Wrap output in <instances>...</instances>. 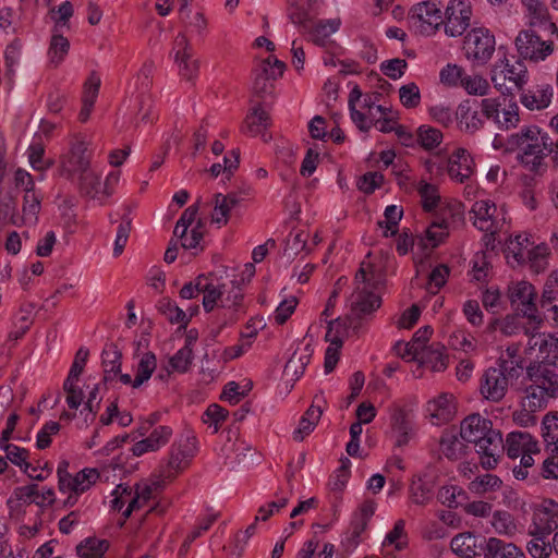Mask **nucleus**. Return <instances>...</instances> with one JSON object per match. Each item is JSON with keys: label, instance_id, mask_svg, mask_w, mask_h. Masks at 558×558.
Listing matches in <instances>:
<instances>
[{"label": "nucleus", "instance_id": "nucleus-1", "mask_svg": "<svg viewBox=\"0 0 558 558\" xmlns=\"http://www.w3.org/2000/svg\"><path fill=\"white\" fill-rule=\"evenodd\" d=\"M499 97L465 99L461 101L456 111V119L460 129L466 134H475L484 129L486 121H492L499 130L509 131L520 123V108L511 105L504 109V118H498Z\"/></svg>", "mask_w": 558, "mask_h": 558}, {"label": "nucleus", "instance_id": "nucleus-2", "mask_svg": "<svg viewBox=\"0 0 558 558\" xmlns=\"http://www.w3.org/2000/svg\"><path fill=\"white\" fill-rule=\"evenodd\" d=\"M462 440L472 442L484 469H494L505 452L501 433L493 428L490 420L478 413L466 416L460 426Z\"/></svg>", "mask_w": 558, "mask_h": 558}, {"label": "nucleus", "instance_id": "nucleus-3", "mask_svg": "<svg viewBox=\"0 0 558 558\" xmlns=\"http://www.w3.org/2000/svg\"><path fill=\"white\" fill-rule=\"evenodd\" d=\"M508 144L511 148L520 149L518 158L530 171H537L553 149V140L536 125L524 126L511 134Z\"/></svg>", "mask_w": 558, "mask_h": 558}, {"label": "nucleus", "instance_id": "nucleus-4", "mask_svg": "<svg viewBox=\"0 0 558 558\" xmlns=\"http://www.w3.org/2000/svg\"><path fill=\"white\" fill-rule=\"evenodd\" d=\"M531 384L526 387V405L544 409L549 399L558 397V374L547 364H531L526 368Z\"/></svg>", "mask_w": 558, "mask_h": 558}, {"label": "nucleus", "instance_id": "nucleus-5", "mask_svg": "<svg viewBox=\"0 0 558 558\" xmlns=\"http://www.w3.org/2000/svg\"><path fill=\"white\" fill-rule=\"evenodd\" d=\"M521 368V361L499 360L496 367H489L482 376L480 387L482 396L492 402L502 400L508 391L509 384L518 379Z\"/></svg>", "mask_w": 558, "mask_h": 558}, {"label": "nucleus", "instance_id": "nucleus-6", "mask_svg": "<svg viewBox=\"0 0 558 558\" xmlns=\"http://www.w3.org/2000/svg\"><path fill=\"white\" fill-rule=\"evenodd\" d=\"M490 80L501 94L511 90L508 84H512L517 89H522L529 81L527 69L521 60L510 63L504 56L492 66Z\"/></svg>", "mask_w": 558, "mask_h": 558}, {"label": "nucleus", "instance_id": "nucleus-7", "mask_svg": "<svg viewBox=\"0 0 558 558\" xmlns=\"http://www.w3.org/2000/svg\"><path fill=\"white\" fill-rule=\"evenodd\" d=\"M93 151L89 144L81 136H74L69 143V149L60 157V174L72 179L90 169Z\"/></svg>", "mask_w": 558, "mask_h": 558}, {"label": "nucleus", "instance_id": "nucleus-8", "mask_svg": "<svg viewBox=\"0 0 558 558\" xmlns=\"http://www.w3.org/2000/svg\"><path fill=\"white\" fill-rule=\"evenodd\" d=\"M464 52L473 65H485L496 49L495 36L485 27L471 29L464 38Z\"/></svg>", "mask_w": 558, "mask_h": 558}, {"label": "nucleus", "instance_id": "nucleus-9", "mask_svg": "<svg viewBox=\"0 0 558 558\" xmlns=\"http://www.w3.org/2000/svg\"><path fill=\"white\" fill-rule=\"evenodd\" d=\"M519 57L531 62L544 61L554 52V41L543 40L535 29L527 28L519 32L514 40Z\"/></svg>", "mask_w": 558, "mask_h": 558}, {"label": "nucleus", "instance_id": "nucleus-10", "mask_svg": "<svg viewBox=\"0 0 558 558\" xmlns=\"http://www.w3.org/2000/svg\"><path fill=\"white\" fill-rule=\"evenodd\" d=\"M535 298V288L530 282L519 281L509 287V299L512 306L530 320L533 330L542 323V318L537 315Z\"/></svg>", "mask_w": 558, "mask_h": 558}, {"label": "nucleus", "instance_id": "nucleus-11", "mask_svg": "<svg viewBox=\"0 0 558 558\" xmlns=\"http://www.w3.org/2000/svg\"><path fill=\"white\" fill-rule=\"evenodd\" d=\"M472 8L470 0H450L442 25L450 37L461 36L470 26Z\"/></svg>", "mask_w": 558, "mask_h": 558}, {"label": "nucleus", "instance_id": "nucleus-12", "mask_svg": "<svg viewBox=\"0 0 558 558\" xmlns=\"http://www.w3.org/2000/svg\"><path fill=\"white\" fill-rule=\"evenodd\" d=\"M470 219L478 230L485 232L484 239L487 243L494 240V235L499 229L497 219V206L490 199L476 201L470 210Z\"/></svg>", "mask_w": 558, "mask_h": 558}, {"label": "nucleus", "instance_id": "nucleus-13", "mask_svg": "<svg viewBox=\"0 0 558 558\" xmlns=\"http://www.w3.org/2000/svg\"><path fill=\"white\" fill-rule=\"evenodd\" d=\"M174 61L179 68V74L187 80L192 81L197 76L199 64L198 60L194 58V50L190 44L187 37L180 33L173 43Z\"/></svg>", "mask_w": 558, "mask_h": 558}, {"label": "nucleus", "instance_id": "nucleus-14", "mask_svg": "<svg viewBox=\"0 0 558 558\" xmlns=\"http://www.w3.org/2000/svg\"><path fill=\"white\" fill-rule=\"evenodd\" d=\"M526 352L536 353L542 362L538 364L554 365L558 362V337L553 333L533 332L529 337Z\"/></svg>", "mask_w": 558, "mask_h": 558}, {"label": "nucleus", "instance_id": "nucleus-15", "mask_svg": "<svg viewBox=\"0 0 558 558\" xmlns=\"http://www.w3.org/2000/svg\"><path fill=\"white\" fill-rule=\"evenodd\" d=\"M412 17L418 21L420 32L427 36L434 34L444 23L442 12L433 1L416 4Z\"/></svg>", "mask_w": 558, "mask_h": 558}, {"label": "nucleus", "instance_id": "nucleus-16", "mask_svg": "<svg viewBox=\"0 0 558 558\" xmlns=\"http://www.w3.org/2000/svg\"><path fill=\"white\" fill-rule=\"evenodd\" d=\"M375 502L365 500L354 512L347 532L345 542L351 548L356 547L361 542V535L366 530L368 521L375 512Z\"/></svg>", "mask_w": 558, "mask_h": 558}, {"label": "nucleus", "instance_id": "nucleus-17", "mask_svg": "<svg viewBox=\"0 0 558 558\" xmlns=\"http://www.w3.org/2000/svg\"><path fill=\"white\" fill-rule=\"evenodd\" d=\"M381 305V298L379 292L355 287L354 292L351 295V313L361 318L368 316L377 311Z\"/></svg>", "mask_w": 558, "mask_h": 558}, {"label": "nucleus", "instance_id": "nucleus-18", "mask_svg": "<svg viewBox=\"0 0 558 558\" xmlns=\"http://www.w3.org/2000/svg\"><path fill=\"white\" fill-rule=\"evenodd\" d=\"M248 195V191L242 190L238 192H230L228 194L217 193L214 196V211L211 221L217 225H227L231 210L238 207Z\"/></svg>", "mask_w": 558, "mask_h": 558}, {"label": "nucleus", "instance_id": "nucleus-19", "mask_svg": "<svg viewBox=\"0 0 558 558\" xmlns=\"http://www.w3.org/2000/svg\"><path fill=\"white\" fill-rule=\"evenodd\" d=\"M478 548L483 558H525L517 545L497 537L484 538Z\"/></svg>", "mask_w": 558, "mask_h": 558}, {"label": "nucleus", "instance_id": "nucleus-20", "mask_svg": "<svg viewBox=\"0 0 558 558\" xmlns=\"http://www.w3.org/2000/svg\"><path fill=\"white\" fill-rule=\"evenodd\" d=\"M537 534L549 535L558 527V504L551 499L544 500L533 517Z\"/></svg>", "mask_w": 558, "mask_h": 558}, {"label": "nucleus", "instance_id": "nucleus-21", "mask_svg": "<svg viewBox=\"0 0 558 558\" xmlns=\"http://www.w3.org/2000/svg\"><path fill=\"white\" fill-rule=\"evenodd\" d=\"M369 255L361 263L355 275V286L379 292L385 282V271L383 267L368 259Z\"/></svg>", "mask_w": 558, "mask_h": 558}, {"label": "nucleus", "instance_id": "nucleus-22", "mask_svg": "<svg viewBox=\"0 0 558 558\" xmlns=\"http://www.w3.org/2000/svg\"><path fill=\"white\" fill-rule=\"evenodd\" d=\"M521 90L520 102L531 111L544 110L551 104L554 88L549 84H539Z\"/></svg>", "mask_w": 558, "mask_h": 558}, {"label": "nucleus", "instance_id": "nucleus-23", "mask_svg": "<svg viewBox=\"0 0 558 558\" xmlns=\"http://www.w3.org/2000/svg\"><path fill=\"white\" fill-rule=\"evenodd\" d=\"M474 161L464 148L456 149L448 160L449 177L460 183L465 182L473 174Z\"/></svg>", "mask_w": 558, "mask_h": 558}, {"label": "nucleus", "instance_id": "nucleus-24", "mask_svg": "<svg viewBox=\"0 0 558 558\" xmlns=\"http://www.w3.org/2000/svg\"><path fill=\"white\" fill-rule=\"evenodd\" d=\"M505 451L511 459H517L525 452H538L537 442L525 432H512L504 442Z\"/></svg>", "mask_w": 558, "mask_h": 558}, {"label": "nucleus", "instance_id": "nucleus-25", "mask_svg": "<svg viewBox=\"0 0 558 558\" xmlns=\"http://www.w3.org/2000/svg\"><path fill=\"white\" fill-rule=\"evenodd\" d=\"M289 17L291 22L298 25L302 31L311 28V23L316 14L315 7L317 0H290Z\"/></svg>", "mask_w": 558, "mask_h": 558}, {"label": "nucleus", "instance_id": "nucleus-26", "mask_svg": "<svg viewBox=\"0 0 558 558\" xmlns=\"http://www.w3.org/2000/svg\"><path fill=\"white\" fill-rule=\"evenodd\" d=\"M390 421L392 435L396 438L395 445L397 447L408 445L413 434L412 423L408 413L399 407H393L391 410Z\"/></svg>", "mask_w": 558, "mask_h": 558}, {"label": "nucleus", "instance_id": "nucleus-27", "mask_svg": "<svg viewBox=\"0 0 558 558\" xmlns=\"http://www.w3.org/2000/svg\"><path fill=\"white\" fill-rule=\"evenodd\" d=\"M172 435L169 426L156 427L145 439L135 442L132 447L134 456L140 457L146 452L156 451L165 446Z\"/></svg>", "mask_w": 558, "mask_h": 558}, {"label": "nucleus", "instance_id": "nucleus-28", "mask_svg": "<svg viewBox=\"0 0 558 558\" xmlns=\"http://www.w3.org/2000/svg\"><path fill=\"white\" fill-rule=\"evenodd\" d=\"M269 125V114L260 106H256L246 116L242 126V131L252 136L262 135L264 137V141L267 142L268 140L265 137V131Z\"/></svg>", "mask_w": 558, "mask_h": 558}, {"label": "nucleus", "instance_id": "nucleus-29", "mask_svg": "<svg viewBox=\"0 0 558 558\" xmlns=\"http://www.w3.org/2000/svg\"><path fill=\"white\" fill-rule=\"evenodd\" d=\"M77 187L82 196L92 199H100L104 197L101 175L93 168L77 175Z\"/></svg>", "mask_w": 558, "mask_h": 558}, {"label": "nucleus", "instance_id": "nucleus-30", "mask_svg": "<svg viewBox=\"0 0 558 558\" xmlns=\"http://www.w3.org/2000/svg\"><path fill=\"white\" fill-rule=\"evenodd\" d=\"M465 449L466 446L453 429L442 432L439 439V450L447 459L451 461L461 459L465 453Z\"/></svg>", "mask_w": 558, "mask_h": 558}, {"label": "nucleus", "instance_id": "nucleus-31", "mask_svg": "<svg viewBox=\"0 0 558 558\" xmlns=\"http://www.w3.org/2000/svg\"><path fill=\"white\" fill-rule=\"evenodd\" d=\"M339 19L320 20L316 23H311V28L302 31L310 36V39L317 46H325L331 34L336 33L340 27Z\"/></svg>", "mask_w": 558, "mask_h": 558}, {"label": "nucleus", "instance_id": "nucleus-32", "mask_svg": "<svg viewBox=\"0 0 558 558\" xmlns=\"http://www.w3.org/2000/svg\"><path fill=\"white\" fill-rule=\"evenodd\" d=\"M41 199L36 192L25 193L23 196L22 215L13 220L14 226L35 225L38 220Z\"/></svg>", "mask_w": 558, "mask_h": 558}, {"label": "nucleus", "instance_id": "nucleus-33", "mask_svg": "<svg viewBox=\"0 0 558 558\" xmlns=\"http://www.w3.org/2000/svg\"><path fill=\"white\" fill-rule=\"evenodd\" d=\"M100 87V78L95 73H92L87 81L84 84V93H83V106L78 114V119L81 122H86L90 116L94 104L98 96Z\"/></svg>", "mask_w": 558, "mask_h": 558}, {"label": "nucleus", "instance_id": "nucleus-34", "mask_svg": "<svg viewBox=\"0 0 558 558\" xmlns=\"http://www.w3.org/2000/svg\"><path fill=\"white\" fill-rule=\"evenodd\" d=\"M529 11V25L530 28H541L544 31H549L551 33L558 32V27L550 20V15L548 9L544 3L538 5L526 7Z\"/></svg>", "mask_w": 558, "mask_h": 558}, {"label": "nucleus", "instance_id": "nucleus-35", "mask_svg": "<svg viewBox=\"0 0 558 558\" xmlns=\"http://www.w3.org/2000/svg\"><path fill=\"white\" fill-rule=\"evenodd\" d=\"M531 247L533 246L525 234H519L514 239H511L506 251L508 263L523 265L526 260L527 251Z\"/></svg>", "mask_w": 558, "mask_h": 558}, {"label": "nucleus", "instance_id": "nucleus-36", "mask_svg": "<svg viewBox=\"0 0 558 558\" xmlns=\"http://www.w3.org/2000/svg\"><path fill=\"white\" fill-rule=\"evenodd\" d=\"M433 333L430 326L421 327L413 336L411 342L404 345V353L402 357L411 355L413 359H418V355L432 348H426V343Z\"/></svg>", "mask_w": 558, "mask_h": 558}, {"label": "nucleus", "instance_id": "nucleus-37", "mask_svg": "<svg viewBox=\"0 0 558 558\" xmlns=\"http://www.w3.org/2000/svg\"><path fill=\"white\" fill-rule=\"evenodd\" d=\"M104 380L109 381L112 375L120 372L122 354L114 344L107 345L102 351Z\"/></svg>", "mask_w": 558, "mask_h": 558}, {"label": "nucleus", "instance_id": "nucleus-38", "mask_svg": "<svg viewBox=\"0 0 558 558\" xmlns=\"http://www.w3.org/2000/svg\"><path fill=\"white\" fill-rule=\"evenodd\" d=\"M98 477L99 473L96 469H83L82 471L77 472L74 476L71 475V477L69 478L70 484L66 488V492L75 490L76 493L84 494L92 487V485L96 483Z\"/></svg>", "mask_w": 558, "mask_h": 558}, {"label": "nucleus", "instance_id": "nucleus-39", "mask_svg": "<svg viewBox=\"0 0 558 558\" xmlns=\"http://www.w3.org/2000/svg\"><path fill=\"white\" fill-rule=\"evenodd\" d=\"M313 354V348L311 343H306L303 348L294 351L292 356L286 364L284 371L287 373H293L294 375H302L306 365L310 363Z\"/></svg>", "mask_w": 558, "mask_h": 558}, {"label": "nucleus", "instance_id": "nucleus-40", "mask_svg": "<svg viewBox=\"0 0 558 558\" xmlns=\"http://www.w3.org/2000/svg\"><path fill=\"white\" fill-rule=\"evenodd\" d=\"M543 438L551 452H558V413L551 412L542 422Z\"/></svg>", "mask_w": 558, "mask_h": 558}, {"label": "nucleus", "instance_id": "nucleus-41", "mask_svg": "<svg viewBox=\"0 0 558 558\" xmlns=\"http://www.w3.org/2000/svg\"><path fill=\"white\" fill-rule=\"evenodd\" d=\"M108 548L106 539L88 537L76 546V553L81 558H101Z\"/></svg>", "mask_w": 558, "mask_h": 558}, {"label": "nucleus", "instance_id": "nucleus-42", "mask_svg": "<svg viewBox=\"0 0 558 558\" xmlns=\"http://www.w3.org/2000/svg\"><path fill=\"white\" fill-rule=\"evenodd\" d=\"M231 283V290L228 291L227 295L222 296L221 306L232 311L229 314V320L230 323H234L238 320L236 313L242 308L243 293L241 292L240 282L238 280H234Z\"/></svg>", "mask_w": 558, "mask_h": 558}, {"label": "nucleus", "instance_id": "nucleus-43", "mask_svg": "<svg viewBox=\"0 0 558 558\" xmlns=\"http://www.w3.org/2000/svg\"><path fill=\"white\" fill-rule=\"evenodd\" d=\"M5 459L10 460L13 464L19 465L21 469H23L24 473L28 475V477L36 480V481H44L46 480V476L43 474L34 475L28 471L31 468V463L27 462L28 458V451L24 448H21L16 445L9 446L5 448Z\"/></svg>", "mask_w": 558, "mask_h": 558}, {"label": "nucleus", "instance_id": "nucleus-44", "mask_svg": "<svg viewBox=\"0 0 558 558\" xmlns=\"http://www.w3.org/2000/svg\"><path fill=\"white\" fill-rule=\"evenodd\" d=\"M204 223L201 219L196 221V223L189 231L182 232V230H174V236L179 238L181 241V246L185 250H194L198 248L201 245V241L204 235Z\"/></svg>", "mask_w": 558, "mask_h": 558}, {"label": "nucleus", "instance_id": "nucleus-45", "mask_svg": "<svg viewBox=\"0 0 558 558\" xmlns=\"http://www.w3.org/2000/svg\"><path fill=\"white\" fill-rule=\"evenodd\" d=\"M28 161L36 171L44 172L54 163L53 159L45 157V146L41 142H33L27 149Z\"/></svg>", "mask_w": 558, "mask_h": 558}, {"label": "nucleus", "instance_id": "nucleus-46", "mask_svg": "<svg viewBox=\"0 0 558 558\" xmlns=\"http://www.w3.org/2000/svg\"><path fill=\"white\" fill-rule=\"evenodd\" d=\"M158 310L171 324H180L182 327H186L190 322L185 312L170 299H161L158 303Z\"/></svg>", "mask_w": 558, "mask_h": 558}, {"label": "nucleus", "instance_id": "nucleus-47", "mask_svg": "<svg viewBox=\"0 0 558 558\" xmlns=\"http://www.w3.org/2000/svg\"><path fill=\"white\" fill-rule=\"evenodd\" d=\"M501 484L502 482L497 475L486 473L471 481L469 490L477 495H483L489 492H496L500 488Z\"/></svg>", "mask_w": 558, "mask_h": 558}, {"label": "nucleus", "instance_id": "nucleus-48", "mask_svg": "<svg viewBox=\"0 0 558 558\" xmlns=\"http://www.w3.org/2000/svg\"><path fill=\"white\" fill-rule=\"evenodd\" d=\"M156 366L157 361L155 354L153 352L144 353L137 364V372L134 378L133 388H137L143 383L147 381L156 369Z\"/></svg>", "mask_w": 558, "mask_h": 558}, {"label": "nucleus", "instance_id": "nucleus-49", "mask_svg": "<svg viewBox=\"0 0 558 558\" xmlns=\"http://www.w3.org/2000/svg\"><path fill=\"white\" fill-rule=\"evenodd\" d=\"M308 233L304 230L294 229L287 238L283 254L292 258L306 248Z\"/></svg>", "mask_w": 558, "mask_h": 558}, {"label": "nucleus", "instance_id": "nucleus-50", "mask_svg": "<svg viewBox=\"0 0 558 558\" xmlns=\"http://www.w3.org/2000/svg\"><path fill=\"white\" fill-rule=\"evenodd\" d=\"M548 247L544 244L531 247L527 251L524 264L530 266L534 274H541L547 268Z\"/></svg>", "mask_w": 558, "mask_h": 558}, {"label": "nucleus", "instance_id": "nucleus-51", "mask_svg": "<svg viewBox=\"0 0 558 558\" xmlns=\"http://www.w3.org/2000/svg\"><path fill=\"white\" fill-rule=\"evenodd\" d=\"M70 49V43L69 40L63 37L59 32L53 31V35L50 40V47H49V58L50 62L58 66L64 59V57L68 54Z\"/></svg>", "mask_w": 558, "mask_h": 558}, {"label": "nucleus", "instance_id": "nucleus-52", "mask_svg": "<svg viewBox=\"0 0 558 558\" xmlns=\"http://www.w3.org/2000/svg\"><path fill=\"white\" fill-rule=\"evenodd\" d=\"M469 95L473 96H486L490 90V85L486 78L481 75H468L464 74L461 85Z\"/></svg>", "mask_w": 558, "mask_h": 558}, {"label": "nucleus", "instance_id": "nucleus-53", "mask_svg": "<svg viewBox=\"0 0 558 558\" xmlns=\"http://www.w3.org/2000/svg\"><path fill=\"white\" fill-rule=\"evenodd\" d=\"M284 69V62L270 56L260 62L254 73L270 81H275L282 76Z\"/></svg>", "mask_w": 558, "mask_h": 558}, {"label": "nucleus", "instance_id": "nucleus-54", "mask_svg": "<svg viewBox=\"0 0 558 558\" xmlns=\"http://www.w3.org/2000/svg\"><path fill=\"white\" fill-rule=\"evenodd\" d=\"M417 192L422 198V207L425 211H432L438 206L440 195L436 185L421 181Z\"/></svg>", "mask_w": 558, "mask_h": 558}, {"label": "nucleus", "instance_id": "nucleus-55", "mask_svg": "<svg viewBox=\"0 0 558 558\" xmlns=\"http://www.w3.org/2000/svg\"><path fill=\"white\" fill-rule=\"evenodd\" d=\"M402 215V209L396 205H389L386 207L384 213L385 220L378 221V227L385 229V236H390L397 233L398 225Z\"/></svg>", "mask_w": 558, "mask_h": 558}, {"label": "nucleus", "instance_id": "nucleus-56", "mask_svg": "<svg viewBox=\"0 0 558 558\" xmlns=\"http://www.w3.org/2000/svg\"><path fill=\"white\" fill-rule=\"evenodd\" d=\"M416 133L417 142L426 150L437 147L442 142L444 137L441 131L430 125H421Z\"/></svg>", "mask_w": 558, "mask_h": 558}, {"label": "nucleus", "instance_id": "nucleus-57", "mask_svg": "<svg viewBox=\"0 0 558 558\" xmlns=\"http://www.w3.org/2000/svg\"><path fill=\"white\" fill-rule=\"evenodd\" d=\"M348 335L349 327L347 325V320H341L340 318H337L335 320L329 322L325 340L329 342L330 345L341 348L343 344V339Z\"/></svg>", "mask_w": 558, "mask_h": 558}, {"label": "nucleus", "instance_id": "nucleus-58", "mask_svg": "<svg viewBox=\"0 0 558 558\" xmlns=\"http://www.w3.org/2000/svg\"><path fill=\"white\" fill-rule=\"evenodd\" d=\"M225 288V284L215 286L211 282H208V279L206 278L202 289V293L204 294L203 306L206 312H211L217 305V302L222 300V296L226 293Z\"/></svg>", "mask_w": 558, "mask_h": 558}, {"label": "nucleus", "instance_id": "nucleus-59", "mask_svg": "<svg viewBox=\"0 0 558 558\" xmlns=\"http://www.w3.org/2000/svg\"><path fill=\"white\" fill-rule=\"evenodd\" d=\"M533 538L527 543L526 549L533 558H547L550 556L553 547L545 541L547 535L537 534V531H531Z\"/></svg>", "mask_w": 558, "mask_h": 558}, {"label": "nucleus", "instance_id": "nucleus-60", "mask_svg": "<svg viewBox=\"0 0 558 558\" xmlns=\"http://www.w3.org/2000/svg\"><path fill=\"white\" fill-rule=\"evenodd\" d=\"M452 395L442 393L432 402H429V410L433 411V416L440 420H448L453 413Z\"/></svg>", "mask_w": 558, "mask_h": 558}, {"label": "nucleus", "instance_id": "nucleus-61", "mask_svg": "<svg viewBox=\"0 0 558 558\" xmlns=\"http://www.w3.org/2000/svg\"><path fill=\"white\" fill-rule=\"evenodd\" d=\"M193 359V349L191 348V341H189L170 359L169 364L172 371L185 373L189 371Z\"/></svg>", "mask_w": 558, "mask_h": 558}, {"label": "nucleus", "instance_id": "nucleus-62", "mask_svg": "<svg viewBox=\"0 0 558 558\" xmlns=\"http://www.w3.org/2000/svg\"><path fill=\"white\" fill-rule=\"evenodd\" d=\"M476 546V537L471 533L456 535L450 543L452 551L462 557H469Z\"/></svg>", "mask_w": 558, "mask_h": 558}, {"label": "nucleus", "instance_id": "nucleus-63", "mask_svg": "<svg viewBox=\"0 0 558 558\" xmlns=\"http://www.w3.org/2000/svg\"><path fill=\"white\" fill-rule=\"evenodd\" d=\"M492 525L498 534L502 535H512L517 530L512 515L507 511L494 512Z\"/></svg>", "mask_w": 558, "mask_h": 558}, {"label": "nucleus", "instance_id": "nucleus-64", "mask_svg": "<svg viewBox=\"0 0 558 558\" xmlns=\"http://www.w3.org/2000/svg\"><path fill=\"white\" fill-rule=\"evenodd\" d=\"M180 19L198 35H203L207 27V20L202 12H192V10H179Z\"/></svg>", "mask_w": 558, "mask_h": 558}]
</instances>
